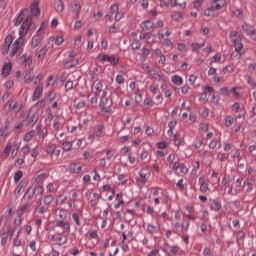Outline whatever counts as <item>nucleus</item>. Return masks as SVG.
<instances>
[{
  "label": "nucleus",
  "instance_id": "nucleus-39",
  "mask_svg": "<svg viewBox=\"0 0 256 256\" xmlns=\"http://www.w3.org/2000/svg\"><path fill=\"white\" fill-rule=\"evenodd\" d=\"M19 235H21V230H19L13 239V246L14 247H21V240L19 239Z\"/></svg>",
  "mask_w": 256,
  "mask_h": 256
},
{
  "label": "nucleus",
  "instance_id": "nucleus-56",
  "mask_svg": "<svg viewBox=\"0 0 256 256\" xmlns=\"http://www.w3.org/2000/svg\"><path fill=\"white\" fill-rule=\"evenodd\" d=\"M116 83L118 85H123V83H125V77L123 75H121V74H118L116 76Z\"/></svg>",
  "mask_w": 256,
  "mask_h": 256
},
{
  "label": "nucleus",
  "instance_id": "nucleus-59",
  "mask_svg": "<svg viewBox=\"0 0 256 256\" xmlns=\"http://www.w3.org/2000/svg\"><path fill=\"white\" fill-rule=\"evenodd\" d=\"M181 229L184 233H187V231H189V221H184L181 224Z\"/></svg>",
  "mask_w": 256,
  "mask_h": 256
},
{
  "label": "nucleus",
  "instance_id": "nucleus-18",
  "mask_svg": "<svg viewBox=\"0 0 256 256\" xmlns=\"http://www.w3.org/2000/svg\"><path fill=\"white\" fill-rule=\"evenodd\" d=\"M204 15L205 17H218L219 12H217V10L211 4L209 8L204 10Z\"/></svg>",
  "mask_w": 256,
  "mask_h": 256
},
{
  "label": "nucleus",
  "instance_id": "nucleus-44",
  "mask_svg": "<svg viewBox=\"0 0 256 256\" xmlns=\"http://www.w3.org/2000/svg\"><path fill=\"white\" fill-rule=\"evenodd\" d=\"M152 195L153 197H161L165 195V193L160 188H155L154 190H152Z\"/></svg>",
  "mask_w": 256,
  "mask_h": 256
},
{
  "label": "nucleus",
  "instance_id": "nucleus-6",
  "mask_svg": "<svg viewBox=\"0 0 256 256\" xmlns=\"http://www.w3.org/2000/svg\"><path fill=\"white\" fill-rule=\"evenodd\" d=\"M230 38L234 44L235 51H241V49H243V43L241 42V36H239V33L237 31L230 32Z\"/></svg>",
  "mask_w": 256,
  "mask_h": 256
},
{
  "label": "nucleus",
  "instance_id": "nucleus-13",
  "mask_svg": "<svg viewBox=\"0 0 256 256\" xmlns=\"http://www.w3.org/2000/svg\"><path fill=\"white\" fill-rule=\"evenodd\" d=\"M110 9H111V12L115 15L114 16L115 21H119L120 19H123V14L119 12L118 4L111 5Z\"/></svg>",
  "mask_w": 256,
  "mask_h": 256
},
{
  "label": "nucleus",
  "instance_id": "nucleus-22",
  "mask_svg": "<svg viewBox=\"0 0 256 256\" xmlns=\"http://www.w3.org/2000/svg\"><path fill=\"white\" fill-rule=\"evenodd\" d=\"M31 14L34 15V17H39L41 15V9H39V3L34 2L31 5Z\"/></svg>",
  "mask_w": 256,
  "mask_h": 256
},
{
  "label": "nucleus",
  "instance_id": "nucleus-26",
  "mask_svg": "<svg viewBox=\"0 0 256 256\" xmlns=\"http://www.w3.org/2000/svg\"><path fill=\"white\" fill-rule=\"evenodd\" d=\"M83 166L80 163L71 164L69 167L70 173H81Z\"/></svg>",
  "mask_w": 256,
  "mask_h": 256
},
{
  "label": "nucleus",
  "instance_id": "nucleus-25",
  "mask_svg": "<svg viewBox=\"0 0 256 256\" xmlns=\"http://www.w3.org/2000/svg\"><path fill=\"white\" fill-rule=\"evenodd\" d=\"M24 191L25 186H23V183L20 182L14 190V197H16V199H19V197H21V193H23Z\"/></svg>",
  "mask_w": 256,
  "mask_h": 256
},
{
  "label": "nucleus",
  "instance_id": "nucleus-32",
  "mask_svg": "<svg viewBox=\"0 0 256 256\" xmlns=\"http://www.w3.org/2000/svg\"><path fill=\"white\" fill-rule=\"evenodd\" d=\"M21 59H23L25 67H31L33 65V58L31 56L27 57V54L22 55Z\"/></svg>",
  "mask_w": 256,
  "mask_h": 256
},
{
  "label": "nucleus",
  "instance_id": "nucleus-50",
  "mask_svg": "<svg viewBox=\"0 0 256 256\" xmlns=\"http://www.w3.org/2000/svg\"><path fill=\"white\" fill-rule=\"evenodd\" d=\"M22 177H23V172L22 171H17L14 174V182L19 183V181H21Z\"/></svg>",
  "mask_w": 256,
  "mask_h": 256
},
{
  "label": "nucleus",
  "instance_id": "nucleus-49",
  "mask_svg": "<svg viewBox=\"0 0 256 256\" xmlns=\"http://www.w3.org/2000/svg\"><path fill=\"white\" fill-rule=\"evenodd\" d=\"M56 98H57V93H55V91L51 90L48 93V101H50V103H53V101H55Z\"/></svg>",
  "mask_w": 256,
  "mask_h": 256
},
{
  "label": "nucleus",
  "instance_id": "nucleus-9",
  "mask_svg": "<svg viewBox=\"0 0 256 256\" xmlns=\"http://www.w3.org/2000/svg\"><path fill=\"white\" fill-rule=\"evenodd\" d=\"M150 75L152 79H155L156 81H162V83H167V77H165V74H163V72L153 70Z\"/></svg>",
  "mask_w": 256,
  "mask_h": 256
},
{
  "label": "nucleus",
  "instance_id": "nucleus-63",
  "mask_svg": "<svg viewBox=\"0 0 256 256\" xmlns=\"http://www.w3.org/2000/svg\"><path fill=\"white\" fill-rule=\"evenodd\" d=\"M147 231L150 232L151 235H153L154 233H156L157 227L152 224H148Z\"/></svg>",
  "mask_w": 256,
  "mask_h": 256
},
{
  "label": "nucleus",
  "instance_id": "nucleus-8",
  "mask_svg": "<svg viewBox=\"0 0 256 256\" xmlns=\"http://www.w3.org/2000/svg\"><path fill=\"white\" fill-rule=\"evenodd\" d=\"M12 44H13V35L9 34L8 36H6L2 46L3 55H7V53H9V49H11Z\"/></svg>",
  "mask_w": 256,
  "mask_h": 256
},
{
  "label": "nucleus",
  "instance_id": "nucleus-40",
  "mask_svg": "<svg viewBox=\"0 0 256 256\" xmlns=\"http://www.w3.org/2000/svg\"><path fill=\"white\" fill-rule=\"evenodd\" d=\"M131 49L133 51H139V49H141V41L139 40H134L131 44Z\"/></svg>",
  "mask_w": 256,
  "mask_h": 256
},
{
  "label": "nucleus",
  "instance_id": "nucleus-15",
  "mask_svg": "<svg viewBox=\"0 0 256 256\" xmlns=\"http://www.w3.org/2000/svg\"><path fill=\"white\" fill-rule=\"evenodd\" d=\"M171 7H178V9H185L187 7V2L185 0H171Z\"/></svg>",
  "mask_w": 256,
  "mask_h": 256
},
{
  "label": "nucleus",
  "instance_id": "nucleus-53",
  "mask_svg": "<svg viewBox=\"0 0 256 256\" xmlns=\"http://www.w3.org/2000/svg\"><path fill=\"white\" fill-rule=\"evenodd\" d=\"M55 85V78L53 76H49L46 81V87H53Z\"/></svg>",
  "mask_w": 256,
  "mask_h": 256
},
{
  "label": "nucleus",
  "instance_id": "nucleus-45",
  "mask_svg": "<svg viewBox=\"0 0 256 256\" xmlns=\"http://www.w3.org/2000/svg\"><path fill=\"white\" fill-rule=\"evenodd\" d=\"M46 105H47V100L46 99H42V100H39L35 104V107H36V109H43Z\"/></svg>",
  "mask_w": 256,
  "mask_h": 256
},
{
  "label": "nucleus",
  "instance_id": "nucleus-55",
  "mask_svg": "<svg viewBox=\"0 0 256 256\" xmlns=\"http://www.w3.org/2000/svg\"><path fill=\"white\" fill-rule=\"evenodd\" d=\"M25 83H31L33 81V76H31V71L26 72L24 76Z\"/></svg>",
  "mask_w": 256,
  "mask_h": 256
},
{
  "label": "nucleus",
  "instance_id": "nucleus-60",
  "mask_svg": "<svg viewBox=\"0 0 256 256\" xmlns=\"http://www.w3.org/2000/svg\"><path fill=\"white\" fill-rule=\"evenodd\" d=\"M108 63H111V65H119V58H115V56H110Z\"/></svg>",
  "mask_w": 256,
  "mask_h": 256
},
{
  "label": "nucleus",
  "instance_id": "nucleus-2",
  "mask_svg": "<svg viewBox=\"0 0 256 256\" xmlns=\"http://www.w3.org/2000/svg\"><path fill=\"white\" fill-rule=\"evenodd\" d=\"M23 47H25V38L19 36L12 44L10 57H19L23 53Z\"/></svg>",
  "mask_w": 256,
  "mask_h": 256
},
{
  "label": "nucleus",
  "instance_id": "nucleus-46",
  "mask_svg": "<svg viewBox=\"0 0 256 256\" xmlns=\"http://www.w3.org/2000/svg\"><path fill=\"white\" fill-rule=\"evenodd\" d=\"M103 129H105V127L103 125H99L97 130L94 132L93 137H101V135H103Z\"/></svg>",
  "mask_w": 256,
  "mask_h": 256
},
{
  "label": "nucleus",
  "instance_id": "nucleus-38",
  "mask_svg": "<svg viewBox=\"0 0 256 256\" xmlns=\"http://www.w3.org/2000/svg\"><path fill=\"white\" fill-rule=\"evenodd\" d=\"M145 39H146V43H148L149 45H153V43H155L156 36L155 34L149 33V34H146Z\"/></svg>",
  "mask_w": 256,
  "mask_h": 256
},
{
  "label": "nucleus",
  "instance_id": "nucleus-10",
  "mask_svg": "<svg viewBox=\"0 0 256 256\" xmlns=\"http://www.w3.org/2000/svg\"><path fill=\"white\" fill-rule=\"evenodd\" d=\"M211 6L215 8L216 12L221 11L223 7L227 6V0H212Z\"/></svg>",
  "mask_w": 256,
  "mask_h": 256
},
{
  "label": "nucleus",
  "instance_id": "nucleus-11",
  "mask_svg": "<svg viewBox=\"0 0 256 256\" xmlns=\"http://www.w3.org/2000/svg\"><path fill=\"white\" fill-rule=\"evenodd\" d=\"M7 105L9 107L10 111H14V113H16V114L19 113L22 109L21 104L15 102L13 100H8Z\"/></svg>",
  "mask_w": 256,
  "mask_h": 256
},
{
  "label": "nucleus",
  "instance_id": "nucleus-7",
  "mask_svg": "<svg viewBox=\"0 0 256 256\" xmlns=\"http://www.w3.org/2000/svg\"><path fill=\"white\" fill-rule=\"evenodd\" d=\"M163 253H166L168 256H177L179 253V247L177 246H169V243L165 242L162 246Z\"/></svg>",
  "mask_w": 256,
  "mask_h": 256
},
{
  "label": "nucleus",
  "instance_id": "nucleus-17",
  "mask_svg": "<svg viewBox=\"0 0 256 256\" xmlns=\"http://www.w3.org/2000/svg\"><path fill=\"white\" fill-rule=\"evenodd\" d=\"M242 29L244 31V33H247L249 37H253V34L255 33V28L253 27V25L249 24V23H244L242 25Z\"/></svg>",
  "mask_w": 256,
  "mask_h": 256
},
{
  "label": "nucleus",
  "instance_id": "nucleus-30",
  "mask_svg": "<svg viewBox=\"0 0 256 256\" xmlns=\"http://www.w3.org/2000/svg\"><path fill=\"white\" fill-rule=\"evenodd\" d=\"M53 201H55V197L51 194H47L43 198V204L46 205V207H49Z\"/></svg>",
  "mask_w": 256,
  "mask_h": 256
},
{
  "label": "nucleus",
  "instance_id": "nucleus-57",
  "mask_svg": "<svg viewBox=\"0 0 256 256\" xmlns=\"http://www.w3.org/2000/svg\"><path fill=\"white\" fill-rule=\"evenodd\" d=\"M231 57L232 59H236V60L241 59V50H235L234 52H232Z\"/></svg>",
  "mask_w": 256,
  "mask_h": 256
},
{
  "label": "nucleus",
  "instance_id": "nucleus-20",
  "mask_svg": "<svg viewBox=\"0 0 256 256\" xmlns=\"http://www.w3.org/2000/svg\"><path fill=\"white\" fill-rule=\"evenodd\" d=\"M54 9L57 13H63V11H65L63 0H54Z\"/></svg>",
  "mask_w": 256,
  "mask_h": 256
},
{
  "label": "nucleus",
  "instance_id": "nucleus-27",
  "mask_svg": "<svg viewBox=\"0 0 256 256\" xmlns=\"http://www.w3.org/2000/svg\"><path fill=\"white\" fill-rule=\"evenodd\" d=\"M48 51L49 48L47 47V45H45L36 53V57H38V59H44Z\"/></svg>",
  "mask_w": 256,
  "mask_h": 256
},
{
  "label": "nucleus",
  "instance_id": "nucleus-54",
  "mask_svg": "<svg viewBox=\"0 0 256 256\" xmlns=\"http://www.w3.org/2000/svg\"><path fill=\"white\" fill-rule=\"evenodd\" d=\"M220 93L221 95H223L224 97H229V95H231V91H229V88L227 87H223L220 89Z\"/></svg>",
  "mask_w": 256,
  "mask_h": 256
},
{
  "label": "nucleus",
  "instance_id": "nucleus-33",
  "mask_svg": "<svg viewBox=\"0 0 256 256\" xmlns=\"http://www.w3.org/2000/svg\"><path fill=\"white\" fill-rule=\"evenodd\" d=\"M56 227H62V229H65L66 231H69L71 229V225L69 224V222L65 221H57Z\"/></svg>",
  "mask_w": 256,
  "mask_h": 256
},
{
  "label": "nucleus",
  "instance_id": "nucleus-23",
  "mask_svg": "<svg viewBox=\"0 0 256 256\" xmlns=\"http://www.w3.org/2000/svg\"><path fill=\"white\" fill-rule=\"evenodd\" d=\"M155 27V24L151 20H146L141 23V28L143 31H151Z\"/></svg>",
  "mask_w": 256,
  "mask_h": 256
},
{
  "label": "nucleus",
  "instance_id": "nucleus-28",
  "mask_svg": "<svg viewBox=\"0 0 256 256\" xmlns=\"http://www.w3.org/2000/svg\"><path fill=\"white\" fill-rule=\"evenodd\" d=\"M199 183H200V191H202V193H207V191H209V184L205 182V178L203 177L200 178Z\"/></svg>",
  "mask_w": 256,
  "mask_h": 256
},
{
  "label": "nucleus",
  "instance_id": "nucleus-19",
  "mask_svg": "<svg viewBox=\"0 0 256 256\" xmlns=\"http://www.w3.org/2000/svg\"><path fill=\"white\" fill-rule=\"evenodd\" d=\"M48 155H56V157H59L61 155V150L57 149V145L51 144L47 148Z\"/></svg>",
  "mask_w": 256,
  "mask_h": 256
},
{
  "label": "nucleus",
  "instance_id": "nucleus-14",
  "mask_svg": "<svg viewBox=\"0 0 256 256\" xmlns=\"http://www.w3.org/2000/svg\"><path fill=\"white\" fill-rule=\"evenodd\" d=\"M11 71H13V64L11 62L4 64L2 67V77H9Z\"/></svg>",
  "mask_w": 256,
  "mask_h": 256
},
{
  "label": "nucleus",
  "instance_id": "nucleus-21",
  "mask_svg": "<svg viewBox=\"0 0 256 256\" xmlns=\"http://www.w3.org/2000/svg\"><path fill=\"white\" fill-rule=\"evenodd\" d=\"M139 176L141 179H144V181H149V177H151V171H149L147 168H142L139 171Z\"/></svg>",
  "mask_w": 256,
  "mask_h": 256
},
{
  "label": "nucleus",
  "instance_id": "nucleus-43",
  "mask_svg": "<svg viewBox=\"0 0 256 256\" xmlns=\"http://www.w3.org/2000/svg\"><path fill=\"white\" fill-rule=\"evenodd\" d=\"M210 101H211V103H213V105H215L216 107H219V102L221 101V96L213 95Z\"/></svg>",
  "mask_w": 256,
  "mask_h": 256
},
{
  "label": "nucleus",
  "instance_id": "nucleus-61",
  "mask_svg": "<svg viewBox=\"0 0 256 256\" xmlns=\"http://www.w3.org/2000/svg\"><path fill=\"white\" fill-rule=\"evenodd\" d=\"M142 69L146 72L149 73L151 75L152 71H154L155 69L151 68L148 64H143L142 65Z\"/></svg>",
  "mask_w": 256,
  "mask_h": 256
},
{
  "label": "nucleus",
  "instance_id": "nucleus-1",
  "mask_svg": "<svg viewBox=\"0 0 256 256\" xmlns=\"http://www.w3.org/2000/svg\"><path fill=\"white\" fill-rule=\"evenodd\" d=\"M24 20V21H23ZM19 37H22L25 39V35H27V31H29V27L31 26V16H27L26 18L23 17V13H21L14 23L16 27H19Z\"/></svg>",
  "mask_w": 256,
  "mask_h": 256
},
{
  "label": "nucleus",
  "instance_id": "nucleus-42",
  "mask_svg": "<svg viewBox=\"0 0 256 256\" xmlns=\"http://www.w3.org/2000/svg\"><path fill=\"white\" fill-rule=\"evenodd\" d=\"M210 209L212 211H219L221 210V203L217 202V201H213L211 204H210Z\"/></svg>",
  "mask_w": 256,
  "mask_h": 256
},
{
  "label": "nucleus",
  "instance_id": "nucleus-41",
  "mask_svg": "<svg viewBox=\"0 0 256 256\" xmlns=\"http://www.w3.org/2000/svg\"><path fill=\"white\" fill-rule=\"evenodd\" d=\"M37 121H39V116L33 114V115L29 118V120H28V125H29L30 127H33V125H35V123H37Z\"/></svg>",
  "mask_w": 256,
  "mask_h": 256
},
{
  "label": "nucleus",
  "instance_id": "nucleus-64",
  "mask_svg": "<svg viewBox=\"0 0 256 256\" xmlns=\"http://www.w3.org/2000/svg\"><path fill=\"white\" fill-rule=\"evenodd\" d=\"M235 119H233L232 116H227L226 117V127H231V125H233Z\"/></svg>",
  "mask_w": 256,
  "mask_h": 256
},
{
  "label": "nucleus",
  "instance_id": "nucleus-3",
  "mask_svg": "<svg viewBox=\"0 0 256 256\" xmlns=\"http://www.w3.org/2000/svg\"><path fill=\"white\" fill-rule=\"evenodd\" d=\"M34 211L35 213H38V215H42V219H51V211L49 210L48 206H46L45 204L43 205L42 200L37 201Z\"/></svg>",
  "mask_w": 256,
  "mask_h": 256
},
{
  "label": "nucleus",
  "instance_id": "nucleus-35",
  "mask_svg": "<svg viewBox=\"0 0 256 256\" xmlns=\"http://www.w3.org/2000/svg\"><path fill=\"white\" fill-rule=\"evenodd\" d=\"M79 11H81V5L76 3L74 5H72V12L75 15V19H79Z\"/></svg>",
  "mask_w": 256,
  "mask_h": 256
},
{
  "label": "nucleus",
  "instance_id": "nucleus-24",
  "mask_svg": "<svg viewBox=\"0 0 256 256\" xmlns=\"http://www.w3.org/2000/svg\"><path fill=\"white\" fill-rule=\"evenodd\" d=\"M41 41H43V39L41 38V36H39V30H38L37 35L34 36L31 40V48L35 49V47H38Z\"/></svg>",
  "mask_w": 256,
  "mask_h": 256
},
{
  "label": "nucleus",
  "instance_id": "nucleus-5",
  "mask_svg": "<svg viewBox=\"0 0 256 256\" xmlns=\"http://www.w3.org/2000/svg\"><path fill=\"white\" fill-rule=\"evenodd\" d=\"M107 105H109V98H107V91H103L99 101V107H101L103 113H113V109H111V106Z\"/></svg>",
  "mask_w": 256,
  "mask_h": 256
},
{
  "label": "nucleus",
  "instance_id": "nucleus-58",
  "mask_svg": "<svg viewBox=\"0 0 256 256\" xmlns=\"http://www.w3.org/2000/svg\"><path fill=\"white\" fill-rule=\"evenodd\" d=\"M59 218L62 219V221H65V219H67V210L66 209H60Z\"/></svg>",
  "mask_w": 256,
  "mask_h": 256
},
{
  "label": "nucleus",
  "instance_id": "nucleus-4",
  "mask_svg": "<svg viewBox=\"0 0 256 256\" xmlns=\"http://www.w3.org/2000/svg\"><path fill=\"white\" fill-rule=\"evenodd\" d=\"M35 193H37V195H43V193H45V188L43 185H30L24 194V197H27L28 201H31V199L35 197Z\"/></svg>",
  "mask_w": 256,
  "mask_h": 256
},
{
  "label": "nucleus",
  "instance_id": "nucleus-52",
  "mask_svg": "<svg viewBox=\"0 0 256 256\" xmlns=\"http://www.w3.org/2000/svg\"><path fill=\"white\" fill-rule=\"evenodd\" d=\"M97 59L99 61L109 62L110 56L107 54H98Z\"/></svg>",
  "mask_w": 256,
  "mask_h": 256
},
{
  "label": "nucleus",
  "instance_id": "nucleus-16",
  "mask_svg": "<svg viewBox=\"0 0 256 256\" xmlns=\"http://www.w3.org/2000/svg\"><path fill=\"white\" fill-rule=\"evenodd\" d=\"M43 95V86H37L32 95V101H38Z\"/></svg>",
  "mask_w": 256,
  "mask_h": 256
},
{
  "label": "nucleus",
  "instance_id": "nucleus-36",
  "mask_svg": "<svg viewBox=\"0 0 256 256\" xmlns=\"http://www.w3.org/2000/svg\"><path fill=\"white\" fill-rule=\"evenodd\" d=\"M35 137V130H31L29 132H27L25 135H24V141L26 143H29V141H31V139H33Z\"/></svg>",
  "mask_w": 256,
  "mask_h": 256
},
{
  "label": "nucleus",
  "instance_id": "nucleus-47",
  "mask_svg": "<svg viewBox=\"0 0 256 256\" xmlns=\"http://www.w3.org/2000/svg\"><path fill=\"white\" fill-rule=\"evenodd\" d=\"M101 91H103V84L101 82H98L95 85V95H101Z\"/></svg>",
  "mask_w": 256,
  "mask_h": 256
},
{
  "label": "nucleus",
  "instance_id": "nucleus-51",
  "mask_svg": "<svg viewBox=\"0 0 256 256\" xmlns=\"http://www.w3.org/2000/svg\"><path fill=\"white\" fill-rule=\"evenodd\" d=\"M62 147L65 151H71V149H73V144L69 141H66L62 144Z\"/></svg>",
  "mask_w": 256,
  "mask_h": 256
},
{
  "label": "nucleus",
  "instance_id": "nucleus-37",
  "mask_svg": "<svg viewBox=\"0 0 256 256\" xmlns=\"http://www.w3.org/2000/svg\"><path fill=\"white\" fill-rule=\"evenodd\" d=\"M29 209H31V203H26L24 205H22V207H20L18 214L23 215V213H27V211H29Z\"/></svg>",
  "mask_w": 256,
  "mask_h": 256
},
{
  "label": "nucleus",
  "instance_id": "nucleus-48",
  "mask_svg": "<svg viewBox=\"0 0 256 256\" xmlns=\"http://www.w3.org/2000/svg\"><path fill=\"white\" fill-rule=\"evenodd\" d=\"M22 214H18V216L14 219V225L15 227H19L23 223V217Z\"/></svg>",
  "mask_w": 256,
  "mask_h": 256
},
{
  "label": "nucleus",
  "instance_id": "nucleus-12",
  "mask_svg": "<svg viewBox=\"0 0 256 256\" xmlns=\"http://www.w3.org/2000/svg\"><path fill=\"white\" fill-rule=\"evenodd\" d=\"M4 155H6V157H9V155H12L13 159L17 157V152H15V149H13V144H11V142L7 143L4 149Z\"/></svg>",
  "mask_w": 256,
  "mask_h": 256
},
{
  "label": "nucleus",
  "instance_id": "nucleus-34",
  "mask_svg": "<svg viewBox=\"0 0 256 256\" xmlns=\"http://www.w3.org/2000/svg\"><path fill=\"white\" fill-rule=\"evenodd\" d=\"M172 83H174V85H177V86L183 85V77H181L179 75H173Z\"/></svg>",
  "mask_w": 256,
  "mask_h": 256
},
{
  "label": "nucleus",
  "instance_id": "nucleus-31",
  "mask_svg": "<svg viewBox=\"0 0 256 256\" xmlns=\"http://www.w3.org/2000/svg\"><path fill=\"white\" fill-rule=\"evenodd\" d=\"M10 227L8 224H4L0 230V237H9Z\"/></svg>",
  "mask_w": 256,
  "mask_h": 256
},
{
  "label": "nucleus",
  "instance_id": "nucleus-29",
  "mask_svg": "<svg viewBox=\"0 0 256 256\" xmlns=\"http://www.w3.org/2000/svg\"><path fill=\"white\" fill-rule=\"evenodd\" d=\"M171 18L173 19V21H177L179 23L183 19V12H181V11H174L171 14Z\"/></svg>",
  "mask_w": 256,
  "mask_h": 256
},
{
  "label": "nucleus",
  "instance_id": "nucleus-62",
  "mask_svg": "<svg viewBox=\"0 0 256 256\" xmlns=\"http://www.w3.org/2000/svg\"><path fill=\"white\" fill-rule=\"evenodd\" d=\"M136 183L138 187H143L147 183V180L143 178H136Z\"/></svg>",
  "mask_w": 256,
  "mask_h": 256
}]
</instances>
